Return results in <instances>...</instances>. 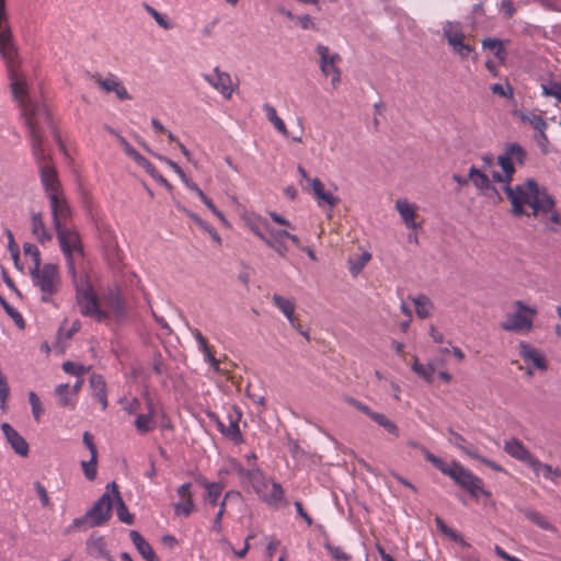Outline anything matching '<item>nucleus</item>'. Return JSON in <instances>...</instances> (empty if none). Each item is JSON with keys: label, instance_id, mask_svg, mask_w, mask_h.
I'll return each instance as SVG.
<instances>
[{"label": "nucleus", "instance_id": "nucleus-56", "mask_svg": "<svg viewBox=\"0 0 561 561\" xmlns=\"http://www.w3.org/2000/svg\"><path fill=\"white\" fill-rule=\"evenodd\" d=\"M24 254L32 259L34 263L33 268H37L41 265V257H39V251L36 245L32 243H25L23 245Z\"/></svg>", "mask_w": 561, "mask_h": 561}, {"label": "nucleus", "instance_id": "nucleus-7", "mask_svg": "<svg viewBox=\"0 0 561 561\" xmlns=\"http://www.w3.org/2000/svg\"><path fill=\"white\" fill-rule=\"evenodd\" d=\"M316 53L318 55V65L322 76L330 79L332 89L335 90L341 83L342 77V71L340 69V64L342 61L341 56L323 44H318L316 46Z\"/></svg>", "mask_w": 561, "mask_h": 561}, {"label": "nucleus", "instance_id": "nucleus-29", "mask_svg": "<svg viewBox=\"0 0 561 561\" xmlns=\"http://www.w3.org/2000/svg\"><path fill=\"white\" fill-rule=\"evenodd\" d=\"M106 489L107 490H111L113 495H114V501L116 502V513H117V517L118 519L122 522V523H125L127 525H130L133 524L134 522V517L133 515L128 512L127 510V506L125 505V503L123 502L122 497H121V494L117 490V485L115 482H111L106 485Z\"/></svg>", "mask_w": 561, "mask_h": 561}, {"label": "nucleus", "instance_id": "nucleus-6", "mask_svg": "<svg viewBox=\"0 0 561 561\" xmlns=\"http://www.w3.org/2000/svg\"><path fill=\"white\" fill-rule=\"evenodd\" d=\"M445 474L474 497H478L480 494L488 497L491 495L489 491L484 490L482 480L457 461L449 463Z\"/></svg>", "mask_w": 561, "mask_h": 561}, {"label": "nucleus", "instance_id": "nucleus-63", "mask_svg": "<svg viewBox=\"0 0 561 561\" xmlns=\"http://www.w3.org/2000/svg\"><path fill=\"white\" fill-rule=\"evenodd\" d=\"M490 89L494 94H497L500 96H513V89L508 83H506L505 85L501 83H493L491 84Z\"/></svg>", "mask_w": 561, "mask_h": 561}, {"label": "nucleus", "instance_id": "nucleus-48", "mask_svg": "<svg viewBox=\"0 0 561 561\" xmlns=\"http://www.w3.org/2000/svg\"><path fill=\"white\" fill-rule=\"evenodd\" d=\"M482 46L484 49L491 50L500 61H504L505 50L502 43L499 39L486 38L482 42Z\"/></svg>", "mask_w": 561, "mask_h": 561}, {"label": "nucleus", "instance_id": "nucleus-60", "mask_svg": "<svg viewBox=\"0 0 561 561\" xmlns=\"http://www.w3.org/2000/svg\"><path fill=\"white\" fill-rule=\"evenodd\" d=\"M131 159L140 167H142L151 176H156L154 167L138 151L131 157Z\"/></svg>", "mask_w": 561, "mask_h": 561}, {"label": "nucleus", "instance_id": "nucleus-52", "mask_svg": "<svg viewBox=\"0 0 561 561\" xmlns=\"http://www.w3.org/2000/svg\"><path fill=\"white\" fill-rule=\"evenodd\" d=\"M542 94L545 96H553L561 103V83L556 81H550L548 83L541 84Z\"/></svg>", "mask_w": 561, "mask_h": 561}, {"label": "nucleus", "instance_id": "nucleus-25", "mask_svg": "<svg viewBox=\"0 0 561 561\" xmlns=\"http://www.w3.org/2000/svg\"><path fill=\"white\" fill-rule=\"evenodd\" d=\"M310 186L319 206L328 205L330 208H333L337 204V197L330 191H325L319 179L310 180Z\"/></svg>", "mask_w": 561, "mask_h": 561}, {"label": "nucleus", "instance_id": "nucleus-8", "mask_svg": "<svg viewBox=\"0 0 561 561\" xmlns=\"http://www.w3.org/2000/svg\"><path fill=\"white\" fill-rule=\"evenodd\" d=\"M32 276L35 286L39 288L43 294V301H48L50 297L57 293L60 284L58 268L55 264L41 265L32 270Z\"/></svg>", "mask_w": 561, "mask_h": 561}, {"label": "nucleus", "instance_id": "nucleus-62", "mask_svg": "<svg viewBox=\"0 0 561 561\" xmlns=\"http://www.w3.org/2000/svg\"><path fill=\"white\" fill-rule=\"evenodd\" d=\"M3 309L5 310L8 316L12 318V320L19 328H21V329L24 328V325H25L24 319H23L22 314L15 308H13L10 304H7L3 307Z\"/></svg>", "mask_w": 561, "mask_h": 561}, {"label": "nucleus", "instance_id": "nucleus-15", "mask_svg": "<svg viewBox=\"0 0 561 561\" xmlns=\"http://www.w3.org/2000/svg\"><path fill=\"white\" fill-rule=\"evenodd\" d=\"M394 208L400 215V218L407 229L416 230L421 224L416 221L417 205L409 202L407 198H399L396 201Z\"/></svg>", "mask_w": 561, "mask_h": 561}, {"label": "nucleus", "instance_id": "nucleus-14", "mask_svg": "<svg viewBox=\"0 0 561 561\" xmlns=\"http://www.w3.org/2000/svg\"><path fill=\"white\" fill-rule=\"evenodd\" d=\"M519 355L528 366V374L533 375L534 370L543 371L547 369L545 355L526 342L519 343Z\"/></svg>", "mask_w": 561, "mask_h": 561}, {"label": "nucleus", "instance_id": "nucleus-34", "mask_svg": "<svg viewBox=\"0 0 561 561\" xmlns=\"http://www.w3.org/2000/svg\"><path fill=\"white\" fill-rule=\"evenodd\" d=\"M416 316L421 319H426L432 316L434 305L432 300L425 295H419L412 298Z\"/></svg>", "mask_w": 561, "mask_h": 561}, {"label": "nucleus", "instance_id": "nucleus-4", "mask_svg": "<svg viewBox=\"0 0 561 561\" xmlns=\"http://www.w3.org/2000/svg\"><path fill=\"white\" fill-rule=\"evenodd\" d=\"M512 311L505 314L501 329L506 332L527 334L534 329V319L537 314L535 306H528L523 300H515L512 304Z\"/></svg>", "mask_w": 561, "mask_h": 561}, {"label": "nucleus", "instance_id": "nucleus-44", "mask_svg": "<svg viewBox=\"0 0 561 561\" xmlns=\"http://www.w3.org/2000/svg\"><path fill=\"white\" fill-rule=\"evenodd\" d=\"M525 516L527 517V519H529L531 523H534L535 525H537L539 528H541L543 530H549V531L556 530L554 526L551 523H549L547 520V518L537 511H533V510L527 511L525 513Z\"/></svg>", "mask_w": 561, "mask_h": 561}, {"label": "nucleus", "instance_id": "nucleus-33", "mask_svg": "<svg viewBox=\"0 0 561 561\" xmlns=\"http://www.w3.org/2000/svg\"><path fill=\"white\" fill-rule=\"evenodd\" d=\"M32 232L42 244L53 239V234L46 229L41 214H33L32 216Z\"/></svg>", "mask_w": 561, "mask_h": 561}, {"label": "nucleus", "instance_id": "nucleus-9", "mask_svg": "<svg viewBox=\"0 0 561 561\" xmlns=\"http://www.w3.org/2000/svg\"><path fill=\"white\" fill-rule=\"evenodd\" d=\"M526 151L518 144H510L505 147L502 154L497 157V163L503 173L506 174V181H512L515 173L514 163L524 164Z\"/></svg>", "mask_w": 561, "mask_h": 561}, {"label": "nucleus", "instance_id": "nucleus-45", "mask_svg": "<svg viewBox=\"0 0 561 561\" xmlns=\"http://www.w3.org/2000/svg\"><path fill=\"white\" fill-rule=\"evenodd\" d=\"M371 255L368 252H363L360 255L348 260V268L353 276H357L364 266L369 262Z\"/></svg>", "mask_w": 561, "mask_h": 561}, {"label": "nucleus", "instance_id": "nucleus-16", "mask_svg": "<svg viewBox=\"0 0 561 561\" xmlns=\"http://www.w3.org/2000/svg\"><path fill=\"white\" fill-rule=\"evenodd\" d=\"M0 428L14 453L26 457L30 450L27 442L9 423H2Z\"/></svg>", "mask_w": 561, "mask_h": 561}, {"label": "nucleus", "instance_id": "nucleus-10", "mask_svg": "<svg viewBox=\"0 0 561 561\" xmlns=\"http://www.w3.org/2000/svg\"><path fill=\"white\" fill-rule=\"evenodd\" d=\"M114 495L111 490L106 492L87 512L89 527L101 526L108 520L112 513Z\"/></svg>", "mask_w": 561, "mask_h": 561}, {"label": "nucleus", "instance_id": "nucleus-61", "mask_svg": "<svg viewBox=\"0 0 561 561\" xmlns=\"http://www.w3.org/2000/svg\"><path fill=\"white\" fill-rule=\"evenodd\" d=\"M62 369L67 374L75 375V376H78V377H81L87 371V368L84 366L78 365V364L72 363V362H65L62 364Z\"/></svg>", "mask_w": 561, "mask_h": 561}, {"label": "nucleus", "instance_id": "nucleus-12", "mask_svg": "<svg viewBox=\"0 0 561 561\" xmlns=\"http://www.w3.org/2000/svg\"><path fill=\"white\" fill-rule=\"evenodd\" d=\"M47 198L49 201L55 229L65 227L71 216V209L62 192L51 193Z\"/></svg>", "mask_w": 561, "mask_h": 561}, {"label": "nucleus", "instance_id": "nucleus-26", "mask_svg": "<svg viewBox=\"0 0 561 561\" xmlns=\"http://www.w3.org/2000/svg\"><path fill=\"white\" fill-rule=\"evenodd\" d=\"M90 387L92 390V396L100 402L102 410H106L108 402L104 378L101 375L93 374L90 377Z\"/></svg>", "mask_w": 561, "mask_h": 561}, {"label": "nucleus", "instance_id": "nucleus-19", "mask_svg": "<svg viewBox=\"0 0 561 561\" xmlns=\"http://www.w3.org/2000/svg\"><path fill=\"white\" fill-rule=\"evenodd\" d=\"M287 237H289L287 230L270 228L264 243L273 249L279 256L285 257L288 253V247L286 244Z\"/></svg>", "mask_w": 561, "mask_h": 561}, {"label": "nucleus", "instance_id": "nucleus-59", "mask_svg": "<svg viewBox=\"0 0 561 561\" xmlns=\"http://www.w3.org/2000/svg\"><path fill=\"white\" fill-rule=\"evenodd\" d=\"M423 453H424V457L426 458V460L432 462L435 466V468H437L442 473L445 474L449 465L445 463L440 458L436 457L427 449H423Z\"/></svg>", "mask_w": 561, "mask_h": 561}, {"label": "nucleus", "instance_id": "nucleus-32", "mask_svg": "<svg viewBox=\"0 0 561 561\" xmlns=\"http://www.w3.org/2000/svg\"><path fill=\"white\" fill-rule=\"evenodd\" d=\"M529 467L533 469L537 477L542 476L545 479L554 482L560 477V471L553 469L550 465L543 463L534 457Z\"/></svg>", "mask_w": 561, "mask_h": 561}, {"label": "nucleus", "instance_id": "nucleus-54", "mask_svg": "<svg viewBox=\"0 0 561 561\" xmlns=\"http://www.w3.org/2000/svg\"><path fill=\"white\" fill-rule=\"evenodd\" d=\"M188 216L190 218H192V220L194 222H196L203 230H205L206 232H208L211 238L217 242V243H220L221 242V238L220 236L217 233V231L210 227L209 225H207L201 217H198L197 215L193 214V213H188Z\"/></svg>", "mask_w": 561, "mask_h": 561}, {"label": "nucleus", "instance_id": "nucleus-36", "mask_svg": "<svg viewBox=\"0 0 561 561\" xmlns=\"http://www.w3.org/2000/svg\"><path fill=\"white\" fill-rule=\"evenodd\" d=\"M468 179L473 183V185L481 192H486L491 188V182L486 174L477 169L476 167H471L468 173Z\"/></svg>", "mask_w": 561, "mask_h": 561}, {"label": "nucleus", "instance_id": "nucleus-2", "mask_svg": "<svg viewBox=\"0 0 561 561\" xmlns=\"http://www.w3.org/2000/svg\"><path fill=\"white\" fill-rule=\"evenodd\" d=\"M504 191L511 202L514 216L528 215L525 210V206L528 205L533 216L539 218L551 230L561 228V213L556 208L554 198L534 179H527L515 186H506Z\"/></svg>", "mask_w": 561, "mask_h": 561}, {"label": "nucleus", "instance_id": "nucleus-24", "mask_svg": "<svg viewBox=\"0 0 561 561\" xmlns=\"http://www.w3.org/2000/svg\"><path fill=\"white\" fill-rule=\"evenodd\" d=\"M243 483H249L254 489L255 493L263 500L264 494H266L267 489L270 488L271 482L266 479L264 473L255 468L251 469L249 473H247Z\"/></svg>", "mask_w": 561, "mask_h": 561}, {"label": "nucleus", "instance_id": "nucleus-64", "mask_svg": "<svg viewBox=\"0 0 561 561\" xmlns=\"http://www.w3.org/2000/svg\"><path fill=\"white\" fill-rule=\"evenodd\" d=\"M108 131H111L112 134H114L118 140V142L121 144L122 148L124 149L125 153L128 156V157H133L135 153H136V149L119 134H117L115 130H113L112 128H107Z\"/></svg>", "mask_w": 561, "mask_h": 561}, {"label": "nucleus", "instance_id": "nucleus-22", "mask_svg": "<svg viewBox=\"0 0 561 561\" xmlns=\"http://www.w3.org/2000/svg\"><path fill=\"white\" fill-rule=\"evenodd\" d=\"M228 421V425H225L220 420L217 419V425L219 431L233 443H241L242 434L239 427L240 414L237 412L234 414H229Z\"/></svg>", "mask_w": 561, "mask_h": 561}, {"label": "nucleus", "instance_id": "nucleus-55", "mask_svg": "<svg viewBox=\"0 0 561 561\" xmlns=\"http://www.w3.org/2000/svg\"><path fill=\"white\" fill-rule=\"evenodd\" d=\"M324 548L334 560L348 561L351 559V557L347 553H345L340 547L333 546L330 542H325Z\"/></svg>", "mask_w": 561, "mask_h": 561}, {"label": "nucleus", "instance_id": "nucleus-23", "mask_svg": "<svg viewBox=\"0 0 561 561\" xmlns=\"http://www.w3.org/2000/svg\"><path fill=\"white\" fill-rule=\"evenodd\" d=\"M192 336L195 339L197 344V350L203 354L204 360L209 364V366L215 370H219V360L214 356L210 346L208 345L206 339L203 336L199 330L190 329Z\"/></svg>", "mask_w": 561, "mask_h": 561}, {"label": "nucleus", "instance_id": "nucleus-39", "mask_svg": "<svg viewBox=\"0 0 561 561\" xmlns=\"http://www.w3.org/2000/svg\"><path fill=\"white\" fill-rule=\"evenodd\" d=\"M206 489L205 502L210 506L217 505L218 499L221 495L224 485L219 482H203Z\"/></svg>", "mask_w": 561, "mask_h": 561}, {"label": "nucleus", "instance_id": "nucleus-43", "mask_svg": "<svg viewBox=\"0 0 561 561\" xmlns=\"http://www.w3.org/2000/svg\"><path fill=\"white\" fill-rule=\"evenodd\" d=\"M373 421L376 422L379 426L383 427L392 436H400V431L397 424L385 414L378 413L377 415H373Z\"/></svg>", "mask_w": 561, "mask_h": 561}, {"label": "nucleus", "instance_id": "nucleus-13", "mask_svg": "<svg viewBox=\"0 0 561 561\" xmlns=\"http://www.w3.org/2000/svg\"><path fill=\"white\" fill-rule=\"evenodd\" d=\"M203 79L218 91L226 100L231 99L233 94V84L230 75L221 71L219 67L214 68L211 73H203Z\"/></svg>", "mask_w": 561, "mask_h": 561}, {"label": "nucleus", "instance_id": "nucleus-37", "mask_svg": "<svg viewBox=\"0 0 561 561\" xmlns=\"http://www.w3.org/2000/svg\"><path fill=\"white\" fill-rule=\"evenodd\" d=\"M448 442L471 458H480V455L476 451V449L471 445L467 444L465 438L458 433L450 431Z\"/></svg>", "mask_w": 561, "mask_h": 561}, {"label": "nucleus", "instance_id": "nucleus-18", "mask_svg": "<svg viewBox=\"0 0 561 561\" xmlns=\"http://www.w3.org/2000/svg\"><path fill=\"white\" fill-rule=\"evenodd\" d=\"M87 553L94 559H105L106 561H114L107 549L105 538L103 536L92 534L85 542Z\"/></svg>", "mask_w": 561, "mask_h": 561}, {"label": "nucleus", "instance_id": "nucleus-51", "mask_svg": "<svg viewBox=\"0 0 561 561\" xmlns=\"http://www.w3.org/2000/svg\"><path fill=\"white\" fill-rule=\"evenodd\" d=\"M231 494H232V492L226 493L225 499L220 503L219 511L217 512V514L213 520L211 530L217 534L221 533V530H222V522L221 520H222V517L226 512V501Z\"/></svg>", "mask_w": 561, "mask_h": 561}, {"label": "nucleus", "instance_id": "nucleus-50", "mask_svg": "<svg viewBox=\"0 0 561 561\" xmlns=\"http://www.w3.org/2000/svg\"><path fill=\"white\" fill-rule=\"evenodd\" d=\"M105 305L113 311L117 317L124 314V306L121 297L116 294H111L105 298Z\"/></svg>", "mask_w": 561, "mask_h": 561}, {"label": "nucleus", "instance_id": "nucleus-31", "mask_svg": "<svg viewBox=\"0 0 561 561\" xmlns=\"http://www.w3.org/2000/svg\"><path fill=\"white\" fill-rule=\"evenodd\" d=\"M247 226L249 229L257 236L263 242L270 230V224L266 218L260 215H252L247 219Z\"/></svg>", "mask_w": 561, "mask_h": 561}, {"label": "nucleus", "instance_id": "nucleus-49", "mask_svg": "<svg viewBox=\"0 0 561 561\" xmlns=\"http://www.w3.org/2000/svg\"><path fill=\"white\" fill-rule=\"evenodd\" d=\"M195 504L193 501V495H190L188 499H184L182 502L174 504V513L180 516L187 517L194 511Z\"/></svg>", "mask_w": 561, "mask_h": 561}, {"label": "nucleus", "instance_id": "nucleus-30", "mask_svg": "<svg viewBox=\"0 0 561 561\" xmlns=\"http://www.w3.org/2000/svg\"><path fill=\"white\" fill-rule=\"evenodd\" d=\"M443 37L447 41L448 46L460 39H466V35L460 22L446 21L442 27Z\"/></svg>", "mask_w": 561, "mask_h": 561}, {"label": "nucleus", "instance_id": "nucleus-3", "mask_svg": "<svg viewBox=\"0 0 561 561\" xmlns=\"http://www.w3.org/2000/svg\"><path fill=\"white\" fill-rule=\"evenodd\" d=\"M71 276L76 287V300L80 313L84 317H91L99 322L105 320L107 313L100 307L89 275L87 273L78 275L76 272Z\"/></svg>", "mask_w": 561, "mask_h": 561}, {"label": "nucleus", "instance_id": "nucleus-28", "mask_svg": "<svg viewBox=\"0 0 561 561\" xmlns=\"http://www.w3.org/2000/svg\"><path fill=\"white\" fill-rule=\"evenodd\" d=\"M129 537L131 542L134 543V546L145 560L159 561L149 542L137 530H131Z\"/></svg>", "mask_w": 561, "mask_h": 561}, {"label": "nucleus", "instance_id": "nucleus-58", "mask_svg": "<svg viewBox=\"0 0 561 561\" xmlns=\"http://www.w3.org/2000/svg\"><path fill=\"white\" fill-rule=\"evenodd\" d=\"M123 403V410L129 414V415H137L141 410L140 401L136 398H133L130 400H124Z\"/></svg>", "mask_w": 561, "mask_h": 561}, {"label": "nucleus", "instance_id": "nucleus-11", "mask_svg": "<svg viewBox=\"0 0 561 561\" xmlns=\"http://www.w3.org/2000/svg\"><path fill=\"white\" fill-rule=\"evenodd\" d=\"M158 414L159 412L156 404L153 403L151 398L147 397L145 411H140L135 416L134 420V425L136 427L137 433L140 435H146L149 432L153 431L157 426L156 419Z\"/></svg>", "mask_w": 561, "mask_h": 561}, {"label": "nucleus", "instance_id": "nucleus-35", "mask_svg": "<svg viewBox=\"0 0 561 561\" xmlns=\"http://www.w3.org/2000/svg\"><path fill=\"white\" fill-rule=\"evenodd\" d=\"M263 111L265 113L267 121L275 127V129L279 131L283 136L287 137L288 130L286 128L284 121L277 115L276 108L273 105L265 103L263 105Z\"/></svg>", "mask_w": 561, "mask_h": 561}, {"label": "nucleus", "instance_id": "nucleus-53", "mask_svg": "<svg viewBox=\"0 0 561 561\" xmlns=\"http://www.w3.org/2000/svg\"><path fill=\"white\" fill-rule=\"evenodd\" d=\"M98 456L93 457L91 456L90 460L88 461H81V467L84 473V477L92 481L96 477V463H98Z\"/></svg>", "mask_w": 561, "mask_h": 561}, {"label": "nucleus", "instance_id": "nucleus-42", "mask_svg": "<svg viewBox=\"0 0 561 561\" xmlns=\"http://www.w3.org/2000/svg\"><path fill=\"white\" fill-rule=\"evenodd\" d=\"M250 470L251 469H244L238 460L229 458L227 461V466L220 470V473H236L243 482V480L247 477V473H249Z\"/></svg>", "mask_w": 561, "mask_h": 561}, {"label": "nucleus", "instance_id": "nucleus-38", "mask_svg": "<svg viewBox=\"0 0 561 561\" xmlns=\"http://www.w3.org/2000/svg\"><path fill=\"white\" fill-rule=\"evenodd\" d=\"M55 394L58 399V403L61 407H69L71 409L76 405V400L73 399L72 392L70 391V387L68 383H60L55 389Z\"/></svg>", "mask_w": 561, "mask_h": 561}, {"label": "nucleus", "instance_id": "nucleus-1", "mask_svg": "<svg viewBox=\"0 0 561 561\" xmlns=\"http://www.w3.org/2000/svg\"><path fill=\"white\" fill-rule=\"evenodd\" d=\"M16 48L10 59H4L8 65L9 78L14 98L19 101L21 112L32 138V151L39 167L41 181L46 196L59 193L60 184L55 168L45 163L47 158L42 137L46 129L51 128L50 117L46 106L30 96L25 76L15 69Z\"/></svg>", "mask_w": 561, "mask_h": 561}, {"label": "nucleus", "instance_id": "nucleus-21", "mask_svg": "<svg viewBox=\"0 0 561 561\" xmlns=\"http://www.w3.org/2000/svg\"><path fill=\"white\" fill-rule=\"evenodd\" d=\"M503 448L507 455L526 463L527 466H529L534 459V456L530 454V451L517 438L505 440Z\"/></svg>", "mask_w": 561, "mask_h": 561}, {"label": "nucleus", "instance_id": "nucleus-5", "mask_svg": "<svg viewBox=\"0 0 561 561\" xmlns=\"http://www.w3.org/2000/svg\"><path fill=\"white\" fill-rule=\"evenodd\" d=\"M55 230L61 252L67 261L68 271L71 275H75L77 263L83 260V247L80 236L76 230L69 229L66 226Z\"/></svg>", "mask_w": 561, "mask_h": 561}, {"label": "nucleus", "instance_id": "nucleus-41", "mask_svg": "<svg viewBox=\"0 0 561 561\" xmlns=\"http://www.w3.org/2000/svg\"><path fill=\"white\" fill-rule=\"evenodd\" d=\"M142 7L160 27L163 30H171L173 27V23L167 15L159 13L153 7L146 2L142 3Z\"/></svg>", "mask_w": 561, "mask_h": 561}, {"label": "nucleus", "instance_id": "nucleus-20", "mask_svg": "<svg viewBox=\"0 0 561 561\" xmlns=\"http://www.w3.org/2000/svg\"><path fill=\"white\" fill-rule=\"evenodd\" d=\"M272 304L285 316L293 329L299 330V322L295 317L296 304L294 299L274 294Z\"/></svg>", "mask_w": 561, "mask_h": 561}, {"label": "nucleus", "instance_id": "nucleus-47", "mask_svg": "<svg viewBox=\"0 0 561 561\" xmlns=\"http://www.w3.org/2000/svg\"><path fill=\"white\" fill-rule=\"evenodd\" d=\"M412 369L414 373H416L421 378H423L427 382L433 381L435 367L432 364L423 365L417 359H415L412 365Z\"/></svg>", "mask_w": 561, "mask_h": 561}, {"label": "nucleus", "instance_id": "nucleus-17", "mask_svg": "<svg viewBox=\"0 0 561 561\" xmlns=\"http://www.w3.org/2000/svg\"><path fill=\"white\" fill-rule=\"evenodd\" d=\"M93 79L99 84V87L110 93L113 92L119 100H129L130 95L127 89L123 85V83L114 76L108 75L106 77H102L100 75L93 76Z\"/></svg>", "mask_w": 561, "mask_h": 561}, {"label": "nucleus", "instance_id": "nucleus-40", "mask_svg": "<svg viewBox=\"0 0 561 561\" xmlns=\"http://www.w3.org/2000/svg\"><path fill=\"white\" fill-rule=\"evenodd\" d=\"M284 499V491L279 483L271 482L263 501L270 505L278 506Z\"/></svg>", "mask_w": 561, "mask_h": 561}, {"label": "nucleus", "instance_id": "nucleus-46", "mask_svg": "<svg viewBox=\"0 0 561 561\" xmlns=\"http://www.w3.org/2000/svg\"><path fill=\"white\" fill-rule=\"evenodd\" d=\"M451 51L459 56L461 59H467L471 54L474 53V47L470 45L466 39H460L449 45Z\"/></svg>", "mask_w": 561, "mask_h": 561}, {"label": "nucleus", "instance_id": "nucleus-27", "mask_svg": "<svg viewBox=\"0 0 561 561\" xmlns=\"http://www.w3.org/2000/svg\"><path fill=\"white\" fill-rule=\"evenodd\" d=\"M524 124L530 125L540 133V138L546 139V121L538 114L530 111H519L515 113Z\"/></svg>", "mask_w": 561, "mask_h": 561}, {"label": "nucleus", "instance_id": "nucleus-57", "mask_svg": "<svg viewBox=\"0 0 561 561\" xmlns=\"http://www.w3.org/2000/svg\"><path fill=\"white\" fill-rule=\"evenodd\" d=\"M28 401L32 407V414L36 421H39L42 414H43V408L41 404V401L37 397V394L34 391H31L28 393Z\"/></svg>", "mask_w": 561, "mask_h": 561}]
</instances>
